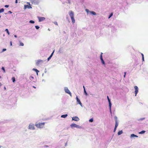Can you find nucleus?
Returning a JSON list of instances; mask_svg holds the SVG:
<instances>
[{
	"label": "nucleus",
	"mask_w": 148,
	"mask_h": 148,
	"mask_svg": "<svg viewBox=\"0 0 148 148\" xmlns=\"http://www.w3.org/2000/svg\"><path fill=\"white\" fill-rule=\"evenodd\" d=\"M69 14L71 18L72 23H74L75 22V21L74 18V14L73 12L72 11H71L69 12Z\"/></svg>",
	"instance_id": "f257e3e1"
},
{
	"label": "nucleus",
	"mask_w": 148,
	"mask_h": 148,
	"mask_svg": "<svg viewBox=\"0 0 148 148\" xmlns=\"http://www.w3.org/2000/svg\"><path fill=\"white\" fill-rule=\"evenodd\" d=\"M45 124V123H36V126L38 128H42L44 126Z\"/></svg>",
	"instance_id": "f03ea898"
},
{
	"label": "nucleus",
	"mask_w": 148,
	"mask_h": 148,
	"mask_svg": "<svg viewBox=\"0 0 148 148\" xmlns=\"http://www.w3.org/2000/svg\"><path fill=\"white\" fill-rule=\"evenodd\" d=\"M70 126L72 128H73L74 127H76L77 128H81L82 127L80 125H77L75 123H72L70 125Z\"/></svg>",
	"instance_id": "7ed1b4c3"
},
{
	"label": "nucleus",
	"mask_w": 148,
	"mask_h": 148,
	"mask_svg": "<svg viewBox=\"0 0 148 148\" xmlns=\"http://www.w3.org/2000/svg\"><path fill=\"white\" fill-rule=\"evenodd\" d=\"M64 90L65 91V92L68 94H69L72 97V94L71 92H70V90L68 89V88L67 87H65L64 88Z\"/></svg>",
	"instance_id": "20e7f679"
},
{
	"label": "nucleus",
	"mask_w": 148,
	"mask_h": 148,
	"mask_svg": "<svg viewBox=\"0 0 148 148\" xmlns=\"http://www.w3.org/2000/svg\"><path fill=\"white\" fill-rule=\"evenodd\" d=\"M29 129L30 130H35V127L34 125L32 123H30L29 126Z\"/></svg>",
	"instance_id": "39448f33"
},
{
	"label": "nucleus",
	"mask_w": 148,
	"mask_h": 148,
	"mask_svg": "<svg viewBox=\"0 0 148 148\" xmlns=\"http://www.w3.org/2000/svg\"><path fill=\"white\" fill-rule=\"evenodd\" d=\"M134 88L135 90V96H136L138 92V87L137 86H134Z\"/></svg>",
	"instance_id": "423d86ee"
},
{
	"label": "nucleus",
	"mask_w": 148,
	"mask_h": 148,
	"mask_svg": "<svg viewBox=\"0 0 148 148\" xmlns=\"http://www.w3.org/2000/svg\"><path fill=\"white\" fill-rule=\"evenodd\" d=\"M43 61L41 60H38L36 61V64L37 65H38L40 64L43 62Z\"/></svg>",
	"instance_id": "0eeeda50"
},
{
	"label": "nucleus",
	"mask_w": 148,
	"mask_h": 148,
	"mask_svg": "<svg viewBox=\"0 0 148 148\" xmlns=\"http://www.w3.org/2000/svg\"><path fill=\"white\" fill-rule=\"evenodd\" d=\"M76 99L77 103L79 104L82 107V103L80 99L78 98L77 96H76Z\"/></svg>",
	"instance_id": "6e6552de"
},
{
	"label": "nucleus",
	"mask_w": 148,
	"mask_h": 148,
	"mask_svg": "<svg viewBox=\"0 0 148 148\" xmlns=\"http://www.w3.org/2000/svg\"><path fill=\"white\" fill-rule=\"evenodd\" d=\"M28 8V9H30V8H32V7H31V5H25L24 6V10L26 9V8Z\"/></svg>",
	"instance_id": "1a4fd4ad"
},
{
	"label": "nucleus",
	"mask_w": 148,
	"mask_h": 148,
	"mask_svg": "<svg viewBox=\"0 0 148 148\" xmlns=\"http://www.w3.org/2000/svg\"><path fill=\"white\" fill-rule=\"evenodd\" d=\"M38 19L39 21L40 22L42 21L45 19V18L43 17L38 16Z\"/></svg>",
	"instance_id": "9d476101"
},
{
	"label": "nucleus",
	"mask_w": 148,
	"mask_h": 148,
	"mask_svg": "<svg viewBox=\"0 0 148 148\" xmlns=\"http://www.w3.org/2000/svg\"><path fill=\"white\" fill-rule=\"evenodd\" d=\"M79 118L77 116H75L72 118V120L77 121H79Z\"/></svg>",
	"instance_id": "9b49d317"
},
{
	"label": "nucleus",
	"mask_w": 148,
	"mask_h": 148,
	"mask_svg": "<svg viewBox=\"0 0 148 148\" xmlns=\"http://www.w3.org/2000/svg\"><path fill=\"white\" fill-rule=\"evenodd\" d=\"M54 51H55L54 50H53V52L51 53V54L50 56L48 58H47V61H49L50 60V59H51V57L53 56V54L54 53Z\"/></svg>",
	"instance_id": "f8f14e48"
},
{
	"label": "nucleus",
	"mask_w": 148,
	"mask_h": 148,
	"mask_svg": "<svg viewBox=\"0 0 148 148\" xmlns=\"http://www.w3.org/2000/svg\"><path fill=\"white\" fill-rule=\"evenodd\" d=\"M130 138H132L134 137L137 138L138 137V136L136 135L132 134L130 135Z\"/></svg>",
	"instance_id": "ddd939ff"
},
{
	"label": "nucleus",
	"mask_w": 148,
	"mask_h": 148,
	"mask_svg": "<svg viewBox=\"0 0 148 148\" xmlns=\"http://www.w3.org/2000/svg\"><path fill=\"white\" fill-rule=\"evenodd\" d=\"M107 99H108V102L109 103V105L112 104V103H111V101L110 99L109 98V97L108 96H107Z\"/></svg>",
	"instance_id": "4468645a"
},
{
	"label": "nucleus",
	"mask_w": 148,
	"mask_h": 148,
	"mask_svg": "<svg viewBox=\"0 0 148 148\" xmlns=\"http://www.w3.org/2000/svg\"><path fill=\"white\" fill-rule=\"evenodd\" d=\"M32 3L35 4H38L39 2L36 0H34L32 1Z\"/></svg>",
	"instance_id": "2eb2a0df"
},
{
	"label": "nucleus",
	"mask_w": 148,
	"mask_h": 148,
	"mask_svg": "<svg viewBox=\"0 0 148 148\" xmlns=\"http://www.w3.org/2000/svg\"><path fill=\"white\" fill-rule=\"evenodd\" d=\"M32 70L35 71L37 73V75H38V72H39V71L37 69L35 68H33L32 69Z\"/></svg>",
	"instance_id": "dca6fc26"
},
{
	"label": "nucleus",
	"mask_w": 148,
	"mask_h": 148,
	"mask_svg": "<svg viewBox=\"0 0 148 148\" xmlns=\"http://www.w3.org/2000/svg\"><path fill=\"white\" fill-rule=\"evenodd\" d=\"M90 13L92 14L95 15H96V13L93 11H90Z\"/></svg>",
	"instance_id": "f3484780"
},
{
	"label": "nucleus",
	"mask_w": 148,
	"mask_h": 148,
	"mask_svg": "<svg viewBox=\"0 0 148 148\" xmlns=\"http://www.w3.org/2000/svg\"><path fill=\"white\" fill-rule=\"evenodd\" d=\"M67 116V114H63L61 116V118H66Z\"/></svg>",
	"instance_id": "a211bd4d"
},
{
	"label": "nucleus",
	"mask_w": 148,
	"mask_h": 148,
	"mask_svg": "<svg viewBox=\"0 0 148 148\" xmlns=\"http://www.w3.org/2000/svg\"><path fill=\"white\" fill-rule=\"evenodd\" d=\"M123 133V131L122 130H120L119 131L118 133V135H120L122 134Z\"/></svg>",
	"instance_id": "6ab92c4d"
},
{
	"label": "nucleus",
	"mask_w": 148,
	"mask_h": 148,
	"mask_svg": "<svg viewBox=\"0 0 148 148\" xmlns=\"http://www.w3.org/2000/svg\"><path fill=\"white\" fill-rule=\"evenodd\" d=\"M118 124H119L118 122L116 121V122H115V126L114 127L117 128L118 126Z\"/></svg>",
	"instance_id": "aec40b11"
},
{
	"label": "nucleus",
	"mask_w": 148,
	"mask_h": 148,
	"mask_svg": "<svg viewBox=\"0 0 148 148\" xmlns=\"http://www.w3.org/2000/svg\"><path fill=\"white\" fill-rule=\"evenodd\" d=\"M84 93L86 96H87L88 95V94L86 92V89L84 90Z\"/></svg>",
	"instance_id": "412c9836"
},
{
	"label": "nucleus",
	"mask_w": 148,
	"mask_h": 148,
	"mask_svg": "<svg viewBox=\"0 0 148 148\" xmlns=\"http://www.w3.org/2000/svg\"><path fill=\"white\" fill-rule=\"evenodd\" d=\"M109 109L110 110V111L111 113H112V111H111V106H112V104L109 105Z\"/></svg>",
	"instance_id": "4be33fe9"
},
{
	"label": "nucleus",
	"mask_w": 148,
	"mask_h": 148,
	"mask_svg": "<svg viewBox=\"0 0 148 148\" xmlns=\"http://www.w3.org/2000/svg\"><path fill=\"white\" fill-rule=\"evenodd\" d=\"M100 60H101V61L102 64H105V62L104 60H103V59H101Z\"/></svg>",
	"instance_id": "5701e85b"
},
{
	"label": "nucleus",
	"mask_w": 148,
	"mask_h": 148,
	"mask_svg": "<svg viewBox=\"0 0 148 148\" xmlns=\"http://www.w3.org/2000/svg\"><path fill=\"white\" fill-rule=\"evenodd\" d=\"M12 80L13 82H14L16 81L15 78L14 77H13L12 78Z\"/></svg>",
	"instance_id": "b1692460"
},
{
	"label": "nucleus",
	"mask_w": 148,
	"mask_h": 148,
	"mask_svg": "<svg viewBox=\"0 0 148 148\" xmlns=\"http://www.w3.org/2000/svg\"><path fill=\"white\" fill-rule=\"evenodd\" d=\"M114 119H115V122H116V121L118 122V119L117 117L116 116H115L114 117Z\"/></svg>",
	"instance_id": "393cba45"
},
{
	"label": "nucleus",
	"mask_w": 148,
	"mask_h": 148,
	"mask_svg": "<svg viewBox=\"0 0 148 148\" xmlns=\"http://www.w3.org/2000/svg\"><path fill=\"white\" fill-rule=\"evenodd\" d=\"M145 119V118H140V119H138V121H142L144 120Z\"/></svg>",
	"instance_id": "a878e982"
},
{
	"label": "nucleus",
	"mask_w": 148,
	"mask_h": 148,
	"mask_svg": "<svg viewBox=\"0 0 148 148\" xmlns=\"http://www.w3.org/2000/svg\"><path fill=\"white\" fill-rule=\"evenodd\" d=\"M5 31L7 33L8 35L10 34V32H9V30L8 29H6L5 30Z\"/></svg>",
	"instance_id": "bb28decb"
},
{
	"label": "nucleus",
	"mask_w": 148,
	"mask_h": 148,
	"mask_svg": "<svg viewBox=\"0 0 148 148\" xmlns=\"http://www.w3.org/2000/svg\"><path fill=\"white\" fill-rule=\"evenodd\" d=\"M145 132V130H143L139 132L140 134H143Z\"/></svg>",
	"instance_id": "cd10ccee"
},
{
	"label": "nucleus",
	"mask_w": 148,
	"mask_h": 148,
	"mask_svg": "<svg viewBox=\"0 0 148 148\" xmlns=\"http://www.w3.org/2000/svg\"><path fill=\"white\" fill-rule=\"evenodd\" d=\"M112 15H113V13L112 12L108 16V18H110L112 16Z\"/></svg>",
	"instance_id": "c85d7f7f"
},
{
	"label": "nucleus",
	"mask_w": 148,
	"mask_h": 148,
	"mask_svg": "<svg viewBox=\"0 0 148 148\" xmlns=\"http://www.w3.org/2000/svg\"><path fill=\"white\" fill-rule=\"evenodd\" d=\"M4 11V9L3 8H2L0 9V13L3 12Z\"/></svg>",
	"instance_id": "c756f323"
},
{
	"label": "nucleus",
	"mask_w": 148,
	"mask_h": 148,
	"mask_svg": "<svg viewBox=\"0 0 148 148\" xmlns=\"http://www.w3.org/2000/svg\"><path fill=\"white\" fill-rule=\"evenodd\" d=\"M29 23H30L33 24L35 23V21L33 20H30L29 21Z\"/></svg>",
	"instance_id": "7c9ffc66"
},
{
	"label": "nucleus",
	"mask_w": 148,
	"mask_h": 148,
	"mask_svg": "<svg viewBox=\"0 0 148 148\" xmlns=\"http://www.w3.org/2000/svg\"><path fill=\"white\" fill-rule=\"evenodd\" d=\"M34 79V77L33 76H30V77H29V79H30V80L32 81L33 79Z\"/></svg>",
	"instance_id": "2f4dec72"
},
{
	"label": "nucleus",
	"mask_w": 148,
	"mask_h": 148,
	"mask_svg": "<svg viewBox=\"0 0 148 148\" xmlns=\"http://www.w3.org/2000/svg\"><path fill=\"white\" fill-rule=\"evenodd\" d=\"M93 121V118L90 119L89 120V121L90 122H92Z\"/></svg>",
	"instance_id": "473e14b6"
},
{
	"label": "nucleus",
	"mask_w": 148,
	"mask_h": 148,
	"mask_svg": "<svg viewBox=\"0 0 148 148\" xmlns=\"http://www.w3.org/2000/svg\"><path fill=\"white\" fill-rule=\"evenodd\" d=\"M50 146V145H45L43 146V148H45V147H49Z\"/></svg>",
	"instance_id": "72a5a7b5"
},
{
	"label": "nucleus",
	"mask_w": 148,
	"mask_h": 148,
	"mask_svg": "<svg viewBox=\"0 0 148 148\" xmlns=\"http://www.w3.org/2000/svg\"><path fill=\"white\" fill-rule=\"evenodd\" d=\"M35 27L36 29H38L40 28V27L38 25L35 26Z\"/></svg>",
	"instance_id": "f704fd0d"
},
{
	"label": "nucleus",
	"mask_w": 148,
	"mask_h": 148,
	"mask_svg": "<svg viewBox=\"0 0 148 148\" xmlns=\"http://www.w3.org/2000/svg\"><path fill=\"white\" fill-rule=\"evenodd\" d=\"M24 44L23 43L20 42V45H19L21 46H24Z\"/></svg>",
	"instance_id": "c9c22d12"
},
{
	"label": "nucleus",
	"mask_w": 148,
	"mask_h": 148,
	"mask_svg": "<svg viewBox=\"0 0 148 148\" xmlns=\"http://www.w3.org/2000/svg\"><path fill=\"white\" fill-rule=\"evenodd\" d=\"M102 54H103V53H101V54L100 55V59H103V57H102Z\"/></svg>",
	"instance_id": "e433bc0d"
},
{
	"label": "nucleus",
	"mask_w": 148,
	"mask_h": 148,
	"mask_svg": "<svg viewBox=\"0 0 148 148\" xmlns=\"http://www.w3.org/2000/svg\"><path fill=\"white\" fill-rule=\"evenodd\" d=\"M1 69L3 71L4 73L5 72V68L4 67H2L1 68Z\"/></svg>",
	"instance_id": "4c0bfd02"
},
{
	"label": "nucleus",
	"mask_w": 148,
	"mask_h": 148,
	"mask_svg": "<svg viewBox=\"0 0 148 148\" xmlns=\"http://www.w3.org/2000/svg\"><path fill=\"white\" fill-rule=\"evenodd\" d=\"M6 49H2L1 52H2V53L3 52L6 51Z\"/></svg>",
	"instance_id": "58836bf2"
},
{
	"label": "nucleus",
	"mask_w": 148,
	"mask_h": 148,
	"mask_svg": "<svg viewBox=\"0 0 148 148\" xmlns=\"http://www.w3.org/2000/svg\"><path fill=\"white\" fill-rule=\"evenodd\" d=\"M85 11H86L88 13L89 12H90V11H89V10L88 9H86V10H85Z\"/></svg>",
	"instance_id": "ea45409f"
},
{
	"label": "nucleus",
	"mask_w": 148,
	"mask_h": 148,
	"mask_svg": "<svg viewBox=\"0 0 148 148\" xmlns=\"http://www.w3.org/2000/svg\"><path fill=\"white\" fill-rule=\"evenodd\" d=\"M5 8H8L9 7V5H5L4 6Z\"/></svg>",
	"instance_id": "a19ab883"
},
{
	"label": "nucleus",
	"mask_w": 148,
	"mask_h": 148,
	"mask_svg": "<svg viewBox=\"0 0 148 148\" xmlns=\"http://www.w3.org/2000/svg\"><path fill=\"white\" fill-rule=\"evenodd\" d=\"M116 128L114 127V132H115L116 130Z\"/></svg>",
	"instance_id": "79ce46f5"
},
{
	"label": "nucleus",
	"mask_w": 148,
	"mask_h": 148,
	"mask_svg": "<svg viewBox=\"0 0 148 148\" xmlns=\"http://www.w3.org/2000/svg\"><path fill=\"white\" fill-rule=\"evenodd\" d=\"M10 13V14H12V12L11 11H9L8 12V13Z\"/></svg>",
	"instance_id": "37998d69"
},
{
	"label": "nucleus",
	"mask_w": 148,
	"mask_h": 148,
	"mask_svg": "<svg viewBox=\"0 0 148 148\" xmlns=\"http://www.w3.org/2000/svg\"><path fill=\"white\" fill-rule=\"evenodd\" d=\"M141 55H142V58H143V57H144V55L143 53H141Z\"/></svg>",
	"instance_id": "c03bdc74"
},
{
	"label": "nucleus",
	"mask_w": 148,
	"mask_h": 148,
	"mask_svg": "<svg viewBox=\"0 0 148 148\" xmlns=\"http://www.w3.org/2000/svg\"><path fill=\"white\" fill-rule=\"evenodd\" d=\"M143 61H144V57L142 58Z\"/></svg>",
	"instance_id": "a18cd8bd"
},
{
	"label": "nucleus",
	"mask_w": 148,
	"mask_h": 148,
	"mask_svg": "<svg viewBox=\"0 0 148 148\" xmlns=\"http://www.w3.org/2000/svg\"><path fill=\"white\" fill-rule=\"evenodd\" d=\"M47 70H46V69H45V73H47Z\"/></svg>",
	"instance_id": "49530a36"
},
{
	"label": "nucleus",
	"mask_w": 148,
	"mask_h": 148,
	"mask_svg": "<svg viewBox=\"0 0 148 148\" xmlns=\"http://www.w3.org/2000/svg\"><path fill=\"white\" fill-rule=\"evenodd\" d=\"M15 3H18V0H16Z\"/></svg>",
	"instance_id": "de8ad7c7"
},
{
	"label": "nucleus",
	"mask_w": 148,
	"mask_h": 148,
	"mask_svg": "<svg viewBox=\"0 0 148 148\" xmlns=\"http://www.w3.org/2000/svg\"><path fill=\"white\" fill-rule=\"evenodd\" d=\"M54 23L55 24H56V25H58L57 23L56 22H55Z\"/></svg>",
	"instance_id": "09e8293b"
},
{
	"label": "nucleus",
	"mask_w": 148,
	"mask_h": 148,
	"mask_svg": "<svg viewBox=\"0 0 148 148\" xmlns=\"http://www.w3.org/2000/svg\"><path fill=\"white\" fill-rule=\"evenodd\" d=\"M83 88H84V90L86 89L85 87V86H83Z\"/></svg>",
	"instance_id": "8fccbe9b"
},
{
	"label": "nucleus",
	"mask_w": 148,
	"mask_h": 148,
	"mask_svg": "<svg viewBox=\"0 0 148 148\" xmlns=\"http://www.w3.org/2000/svg\"><path fill=\"white\" fill-rule=\"evenodd\" d=\"M67 142L66 143H65V146H66V145H67Z\"/></svg>",
	"instance_id": "3c124183"
},
{
	"label": "nucleus",
	"mask_w": 148,
	"mask_h": 148,
	"mask_svg": "<svg viewBox=\"0 0 148 148\" xmlns=\"http://www.w3.org/2000/svg\"><path fill=\"white\" fill-rule=\"evenodd\" d=\"M10 45L11 46H12V43L11 42H10Z\"/></svg>",
	"instance_id": "603ef678"
},
{
	"label": "nucleus",
	"mask_w": 148,
	"mask_h": 148,
	"mask_svg": "<svg viewBox=\"0 0 148 148\" xmlns=\"http://www.w3.org/2000/svg\"><path fill=\"white\" fill-rule=\"evenodd\" d=\"M14 36L15 38H16V37H17V36L16 35H14Z\"/></svg>",
	"instance_id": "864d4df0"
},
{
	"label": "nucleus",
	"mask_w": 148,
	"mask_h": 148,
	"mask_svg": "<svg viewBox=\"0 0 148 148\" xmlns=\"http://www.w3.org/2000/svg\"><path fill=\"white\" fill-rule=\"evenodd\" d=\"M124 75H126V72H124Z\"/></svg>",
	"instance_id": "5fc2aeb1"
},
{
	"label": "nucleus",
	"mask_w": 148,
	"mask_h": 148,
	"mask_svg": "<svg viewBox=\"0 0 148 148\" xmlns=\"http://www.w3.org/2000/svg\"><path fill=\"white\" fill-rule=\"evenodd\" d=\"M27 3L29 5L30 4L29 2H27Z\"/></svg>",
	"instance_id": "6e6d98bb"
},
{
	"label": "nucleus",
	"mask_w": 148,
	"mask_h": 148,
	"mask_svg": "<svg viewBox=\"0 0 148 148\" xmlns=\"http://www.w3.org/2000/svg\"><path fill=\"white\" fill-rule=\"evenodd\" d=\"M125 76H126V75H124V78H125Z\"/></svg>",
	"instance_id": "4d7b16f0"
},
{
	"label": "nucleus",
	"mask_w": 148,
	"mask_h": 148,
	"mask_svg": "<svg viewBox=\"0 0 148 148\" xmlns=\"http://www.w3.org/2000/svg\"><path fill=\"white\" fill-rule=\"evenodd\" d=\"M4 89L5 90H6V88L5 87V86L4 87Z\"/></svg>",
	"instance_id": "13d9d810"
},
{
	"label": "nucleus",
	"mask_w": 148,
	"mask_h": 148,
	"mask_svg": "<svg viewBox=\"0 0 148 148\" xmlns=\"http://www.w3.org/2000/svg\"><path fill=\"white\" fill-rule=\"evenodd\" d=\"M33 87H34V88H36V87L35 86H33Z\"/></svg>",
	"instance_id": "bf43d9fd"
},
{
	"label": "nucleus",
	"mask_w": 148,
	"mask_h": 148,
	"mask_svg": "<svg viewBox=\"0 0 148 148\" xmlns=\"http://www.w3.org/2000/svg\"><path fill=\"white\" fill-rule=\"evenodd\" d=\"M2 146H0V148H1V147H2Z\"/></svg>",
	"instance_id": "052dcab7"
},
{
	"label": "nucleus",
	"mask_w": 148,
	"mask_h": 148,
	"mask_svg": "<svg viewBox=\"0 0 148 148\" xmlns=\"http://www.w3.org/2000/svg\"><path fill=\"white\" fill-rule=\"evenodd\" d=\"M43 75H44V74L43 73L42 74V76H43Z\"/></svg>",
	"instance_id": "680f3d73"
},
{
	"label": "nucleus",
	"mask_w": 148,
	"mask_h": 148,
	"mask_svg": "<svg viewBox=\"0 0 148 148\" xmlns=\"http://www.w3.org/2000/svg\"><path fill=\"white\" fill-rule=\"evenodd\" d=\"M0 85H1V83H0Z\"/></svg>",
	"instance_id": "e2e57ef3"
},
{
	"label": "nucleus",
	"mask_w": 148,
	"mask_h": 148,
	"mask_svg": "<svg viewBox=\"0 0 148 148\" xmlns=\"http://www.w3.org/2000/svg\"><path fill=\"white\" fill-rule=\"evenodd\" d=\"M8 14V13H5V14Z\"/></svg>",
	"instance_id": "0e129e2a"
},
{
	"label": "nucleus",
	"mask_w": 148,
	"mask_h": 148,
	"mask_svg": "<svg viewBox=\"0 0 148 148\" xmlns=\"http://www.w3.org/2000/svg\"><path fill=\"white\" fill-rule=\"evenodd\" d=\"M1 17V16L0 15V18Z\"/></svg>",
	"instance_id": "69168bd1"
},
{
	"label": "nucleus",
	"mask_w": 148,
	"mask_h": 148,
	"mask_svg": "<svg viewBox=\"0 0 148 148\" xmlns=\"http://www.w3.org/2000/svg\"><path fill=\"white\" fill-rule=\"evenodd\" d=\"M1 76H0V78H1Z\"/></svg>",
	"instance_id": "338daca9"
}]
</instances>
